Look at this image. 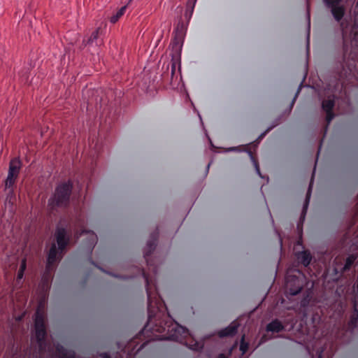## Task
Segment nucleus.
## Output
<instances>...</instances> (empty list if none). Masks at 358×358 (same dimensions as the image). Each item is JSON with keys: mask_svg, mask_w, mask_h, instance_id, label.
Listing matches in <instances>:
<instances>
[{"mask_svg": "<svg viewBox=\"0 0 358 358\" xmlns=\"http://www.w3.org/2000/svg\"><path fill=\"white\" fill-rule=\"evenodd\" d=\"M342 31H343V38H345L346 37V34H347V31L345 28H342Z\"/></svg>", "mask_w": 358, "mask_h": 358, "instance_id": "obj_27", "label": "nucleus"}, {"mask_svg": "<svg viewBox=\"0 0 358 358\" xmlns=\"http://www.w3.org/2000/svg\"><path fill=\"white\" fill-rule=\"evenodd\" d=\"M80 237L86 241L85 245L89 250H91L97 241V236L91 231H83L80 234Z\"/></svg>", "mask_w": 358, "mask_h": 358, "instance_id": "obj_8", "label": "nucleus"}, {"mask_svg": "<svg viewBox=\"0 0 358 358\" xmlns=\"http://www.w3.org/2000/svg\"><path fill=\"white\" fill-rule=\"evenodd\" d=\"M311 189H312V184L310 183L309 185L308 192H307V196H306V199L305 201V203L303 205V211H306V210L308 208V206L310 197V194H311Z\"/></svg>", "mask_w": 358, "mask_h": 358, "instance_id": "obj_23", "label": "nucleus"}, {"mask_svg": "<svg viewBox=\"0 0 358 358\" xmlns=\"http://www.w3.org/2000/svg\"><path fill=\"white\" fill-rule=\"evenodd\" d=\"M357 257V255H350L347 258L345 264L343 269L344 271L348 270L350 268V266L353 264V263L356 260Z\"/></svg>", "mask_w": 358, "mask_h": 358, "instance_id": "obj_18", "label": "nucleus"}, {"mask_svg": "<svg viewBox=\"0 0 358 358\" xmlns=\"http://www.w3.org/2000/svg\"><path fill=\"white\" fill-rule=\"evenodd\" d=\"M72 189L70 181L60 184L56 189L53 196L50 199L49 203L52 206H64L69 199Z\"/></svg>", "mask_w": 358, "mask_h": 358, "instance_id": "obj_2", "label": "nucleus"}, {"mask_svg": "<svg viewBox=\"0 0 358 358\" xmlns=\"http://www.w3.org/2000/svg\"><path fill=\"white\" fill-rule=\"evenodd\" d=\"M175 69V65H173L172 66V73H173Z\"/></svg>", "mask_w": 358, "mask_h": 358, "instance_id": "obj_31", "label": "nucleus"}, {"mask_svg": "<svg viewBox=\"0 0 358 358\" xmlns=\"http://www.w3.org/2000/svg\"><path fill=\"white\" fill-rule=\"evenodd\" d=\"M99 35V29L94 31L90 37L87 39V43L89 45H92L94 41H96Z\"/></svg>", "mask_w": 358, "mask_h": 358, "instance_id": "obj_20", "label": "nucleus"}, {"mask_svg": "<svg viewBox=\"0 0 358 358\" xmlns=\"http://www.w3.org/2000/svg\"><path fill=\"white\" fill-rule=\"evenodd\" d=\"M25 269H26V260L23 259L22 261L20 270L17 273V281H20L22 279Z\"/></svg>", "mask_w": 358, "mask_h": 358, "instance_id": "obj_19", "label": "nucleus"}, {"mask_svg": "<svg viewBox=\"0 0 358 358\" xmlns=\"http://www.w3.org/2000/svg\"><path fill=\"white\" fill-rule=\"evenodd\" d=\"M217 358H227V357L224 355L221 354L217 357Z\"/></svg>", "mask_w": 358, "mask_h": 358, "instance_id": "obj_29", "label": "nucleus"}, {"mask_svg": "<svg viewBox=\"0 0 358 358\" xmlns=\"http://www.w3.org/2000/svg\"><path fill=\"white\" fill-rule=\"evenodd\" d=\"M296 257L305 266H308L312 259V256L310 253L308 251H302L301 252H299L296 255Z\"/></svg>", "mask_w": 358, "mask_h": 358, "instance_id": "obj_15", "label": "nucleus"}, {"mask_svg": "<svg viewBox=\"0 0 358 358\" xmlns=\"http://www.w3.org/2000/svg\"><path fill=\"white\" fill-rule=\"evenodd\" d=\"M21 168V162L19 159L15 158L10 162L9 170L6 180V187L11 188L17 179Z\"/></svg>", "mask_w": 358, "mask_h": 358, "instance_id": "obj_5", "label": "nucleus"}, {"mask_svg": "<svg viewBox=\"0 0 358 358\" xmlns=\"http://www.w3.org/2000/svg\"><path fill=\"white\" fill-rule=\"evenodd\" d=\"M235 150V148H230V150Z\"/></svg>", "mask_w": 358, "mask_h": 358, "instance_id": "obj_33", "label": "nucleus"}, {"mask_svg": "<svg viewBox=\"0 0 358 358\" xmlns=\"http://www.w3.org/2000/svg\"><path fill=\"white\" fill-rule=\"evenodd\" d=\"M101 356L103 357V358H110L109 355H108L107 353H103L101 355Z\"/></svg>", "mask_w": 358, "mask_h": 358, "instance_id": "obj_28", "label": "nucleus"}, {"mask_svg": "<svg viewBox=\"0 0 358 358\" xmlns=\"http://www.w3.org/2000/svg\"><path fill=\"white\" fill-rule=\"evenodd\" d=\"M291 273V271H287L285 278V287L287 294L294 296L299 294L303 285V278L301 273L298 270H294Z\"/></svg>", "mask_w": 358, "mask_h": 358, "instance_id": "obj_3", "label": "nucleus"}, {"mask_svg": "<svg viewBox=\"0 0 358 358\" xmlns=\"http://www.w3.org/2000/svg\"><path fill=\"white\" fill-rule=\"evenodd\" d=\"M356 296L354 299V313L349 322V327L354 329L357 326L358 322V280L356 286Z\"/></svg>", "mask_w": 358, "mask_h": 358, "instance_id": "obj_10", "label": "nucleus"}, {"mask_svg": "<svg viewBox=\"0 0 358 358\" xmlns=\"http://www.w3.org/2000/svg\"><path fill=\"white\" fill-rule=\"evenodd\" d=\"M145 282H146V291L148 294V312H149V322L152 321L151 314L155 313V309H159V301L154 302L152 299L151 291H150V284L149 280L147 276H144Z\"/></svg>", "mask_w": 358, "mask_h": 358, "instance_id": "obj_7", "label": "nucleus"}, {"mask_svg": "<svg viewBox=\"0 0 358 358\" xmlns=\"http://www.w3.org/2000/svg\"><path fill=\"white\" fill-rule=\"evenodd\" d=\"M57 243L59 246V250L62 252L66 245L68 244L69 238H66V233L64 229H58L56 231Z\"/></svg>", "mask_w": 358, "mask_h": 358, "instance_id": "obj_9", "label": "nucleus"}, {"mask_svg": "<svg viewBox=\"0 0 358 358\" xmlns=\"http://www.w3.org/2000/svg\"><path fill=\"white\" fill-rule=\"evenodd\" d=\"M59 254L58 250L56 248V245L55 244L51 247L50 252L48 256L47 266L46 268L48 271L52 269L53 264L56 262L57 259L59 258Z\"/></svg>", "mask_w": 358, "mask_h": 358, "instance_id": "obj_11", "label": "nucleus"}, {"mask_svg": "<svg viewBox=\"0 0 358 358\" xmlns=\"http://www.w3.org/2000/svg\"><path fill=\"white\" fill-rule=\"evenodd\" d=\"M35 326V336L38 344L40 350H45L44 338L46 335L45 327V317L43 313L41 312L40 308H38L36 312L34 319Z\"/></svg>", "mask_w": 358, "mask_h": 358, "instance_id": "obj_4", "label": "nucleus"}, {"mask_svg": "<svg viewBox=\"0 0 358 358\" xmlns=\"http://www.w3.org/2000/svg\"><path fill=\"white\" fill-rule=\"evenodd\" d=\"M295 96H297V94H295ZM296 99V97H294V99ZM294 100H293V101H292V102H294Z\"/></svg>", "mask_w": 358, "mask_h": 358, "instance_id": "obj_32", "label": "nucleus"}, {"mask_svg": "<svg viewBox=\"0 0 358 358\" xmlns=\"http://www.w3.org/2000/svg\"><path fill=\"white\" fill-rule=\"evenodd\" d=\"M334 106V99H328L327 100L323 101L322 102V108L325 110L327 113V123L329 124L331 121L334 118V114L331 112V110Z\"/></svg>", "mask_w": 358, "mask_h": 358, "instance_id": "obj_12", "label": "nucleus"}, {"mask_svg": "<svg viewBox=\"0 0 358 358\" xmlns=\"http://www.w3.org/2000/svg\"><path fill=\"white\" fill-rule=\"evenodd\" d=\"M248 349V343L245 342V336L243 335L241 338V345H240V350L242 352V355H244Z\"/></svg>", "mask_w": 358, "mask_h": 358, "instance_id": "obj_21", "label": "nucleus"}, {"mask_svg": "<svg viewBox=\"0 0 358 358\" xmlns=\"http://www.w3.org/2000/svg\"><path fill=\"white\" fill-rule=\"evenodd\" d=\"M203 347V343H201L200 341H195L194 344L189 345V348H190L192 350H196V351L202 349Z\"/></svg>", "mask_w": 358, "mask_h": 358, "instance_id": "obj_22", "label": "nucleus"}, {"mask_svg": "<svg viewBox=\"0 0 358 358\" xmlns=\"http://www.w3.org/2000/svg\"><path fill=\"white\" fill-rule=\"evenodd\" d=\"M283 329H284L283 325L278 320H273L271 322L268 324L266 326V330L268 331H271L273 333H278L280 331H282Z\"/></svg>", "mask_w": 358, "mask_h": 358, "instance_id": "obj_14", "label": "nucleus"}, {"mask_svg": "<svg viewBox=\"0 0 358 358\" xmlns=\"http://www.w3.org/2000/svg\"><path fill=\"white\" fill-rule=\"evenodd\" d=\"M357 7H358V2H357Z\"/></svg>", "mask_w": 358, "mask_h": 358, "instance_id": "obj_34", "label": "nucleus"}, {"mask_svg": "<svg viewBox=\"0 0 358 358\" xmlns=\"http://www.w3.org/2000/svg\"><path fill=\"white\" fill-rule=\"evenodd\" d=\"M56 352L61 358H75V353L73 352L64 349L62 345H57Z\"/></svg>", "mask_w": 358, "mask_h": 358, "instance_id": "obj_16", "label": "nucleus"}, {"mask_svg": "<svg viewBox=\"0 0 358 358\" xmlns=\"http://www.w3.org/2000/svg\"><path fill=\"white\" fill-rule=\"evenodd\" d=\"M308 35H307V47H309V39H310V15L308 12Z\"/></svg>", "mask_w": 358, "mask_h": 358, "instance_id": "obj_24", "label": "nucleus"}, {"mask_svg": "<svg viewBox=\"0 0 358 358\" xmlns=\"http://www.w3.org/2000/svg\"><path fill=\"white\" fill-rule=\"evenodd\" d=\"M255 169H256V171H257V173H258V175L261 176L259 168L258 165L256 163H255Z\"/></svg>", "mask_w": 358, "mask_h": 358, "instance_id": "obj_26", "label": "nucleus"}, {"mask_svg": "<svg viewBox=\"0 0 358 358\" xmlns=\"http://www.w3.org/2000/svg\"><path fill=\"white\" fill-rule=\"evenodd\" d=\"M127 6H122L115 15L110 17V22L115 23L125 13Z\"/></svg>", "mask_w": 358, "mask_h": 358, "instance_id": "obj_17", "label": "nucleus"}, {"mask_svg": "<svg viewBox=\"0 0 358 358\" xmlns=\"http://www.w3.org/2000/svg\"><path fill=\"white\" fill-rule=\"evenodd\" d=\"M322 352H323V350H317V358H322ZM313 358H314V357L313 356Z\"/></svg>", "mask_w": 358, "mask_h": 358, "instance_id": "obj_25", "label": "nucleus"}, {"mask_svg": "<svg viewBox=\"0 0 358 358\" xmlns=\"http://www.w3.org/2000/svg\"><path fill=\"white\" fill-rule=\"evenodd\" d=\"M324 3L331 8V13L336 20L339 21L344 15V8L341 6L342 0H323Z\"/></svg>", "mask_w": 358, "mask_h": 358, "instance_id": "obj_6", "label": "nucleus"}, {"mask_svg": "<svg viewBox=\"0 0 358 358\" xmlns=\"http://www.w3.org/2000/svg\"><path fill=\"white\" fill-rule=\"evenodd\" d=\"M148 246L149 247L150 250L152 249V245L151 244H148Z\"/></svg>", "mask_w": 358, "mask_h": 358, "instance_id": "obj_30", "label": "nucleus"}, {"mask_svg": "<svg viewBox=\"0 0 358 358\" xmlns=\"http://www.w3.org/2000/svg\"><path fill=\"white\" fill-rule=\"evenodd\" d=\"M238 323L236 321L232 322L227 327L218 332L220 337L231 336L234 335L238 329Z\"/></svg>", "mask_w": 358, "mask_h": 358, "instance_id": "obj_13", "label": "nucleus"}, {"mask_svg": "<svg viewBox=\"0 0 358 358\" xmlns=\"http://www.w3.org/2000/svg\"><path fill=\"white\" fill-rule=\"evenodd\" d=\"M154 331L159 332L166 331V335L157 336V340H173L182 343L187 336H191L188 329L176 322H172L167 326V329L166 327H160L154 329Z\"/></svg>", "mask_w": 358, "mask_h": 358, "instance_id": "obj_1", "label": "nucleus"}]
</instances>
